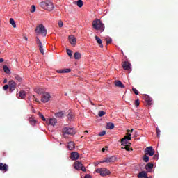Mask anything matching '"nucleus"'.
<instances>
[{
  "label": "nucleus",
  "instance_id": "nucleus-1",
  "mask_svg": "<svg viewBox=\"0 0 178 178\" xmlns=\"http://www.w3.org/2000/svg\"><path fill=\"white\" fill-rule=\"evenodd\" d=\"M92 27L97 31H100L101 33L105 31V24L99 19H95L92 21Z\"/></svg>",
  "mask_w": 178,
  "mask_h": 178
},
{
  "label": "nucleus",
  "instance_id": "nucleus-2",
  "mask_svg": "<svg viewBox=\"0 0 178 178\" xmlns=\"http://www.w3.org/2000/svg\"><path fill=\"white\" fill-rule=\"evenodd\" d=\"M40 5L42 9L44 10H48V12H52L54 9H55V6H54V3L49 0H45L41 3Z\"/></svg>",
  "mask_w": 178,
  "mask_h": 178
},
{
  "label": "nucleus",
  "instance_id": "nucleus-3",
  "mask_svg": "<svg viewBox=\"0 0 178 178\" xmlns=\"http://www.w3.org/2000/svg\"><path fill=\"white\" fill-rule=\"evenodd\" d=\"M35 31L38 35L40 34L42 37H47V29L43 24L38 25Z\"/></svg>",
  "mask_w": 178,
  "mask_h": 178
},
{
  "label": "nucleus",
  "instance_id": "nucleus-4",
  "mask_svg": "<svg viewBox=\"0 0 178 178\" xmlns=\"http://www.w3.org/2000/svg\"><path fill=\"white\" fill-rule=\"evenodd\" d=\"M67 134L70 136H74V134H76V131H74V129L73 128L65 127L63 129V137H64V138H67Z\"/></svg>",
  "mask_w": 178,
  "mask_h": 178
},
{
  "label": "nucleus",
  "instance_id": "nucleus-5",
  "mask_svg": "<svg viewBox=\"0 0 178 178\" xmlns=\"http://www.w3.org/2000/svg\"><path fill=\"white\" fill-rule=\"evenodd\" d=\"M131 140V134L130 133V130H127V136H125L122 140H121V145H127V141H130Z\"/></svg>",
  "mask_w": 178,
  "mask_h": 178
},
{
  "label": "nucleus",
  "instance_id": "nucleus-6",
  "mask_svg": "<svg viewBox=\"0 0 178 178\" xmlns=\"http://www.w3.org/2000/svg\"><path fill=\"white\" fill-rule=\"evenodd\" d=\"M74 168L76 170H82V172H86V167L83 166V163L80 161H75L74 163Z\"/></svg>",
  "mask_w": 178,
  "mask_h": 178
},
{
  "label": "nucleus",
  "instance_id": "nucleus-7",
  "mask_svg": "<svg viewBox=\"0 0 178 178\" xmlns=\"http://www.w3.org/2000/svg\"><path fill=\"white\" fill-rule=\"evenodd\" d=\"M97 173H99L101 176H108V175H111V171H109L106 168H99L96 170Z\"/></svg>",
  "mask_w": 178,
  "mask_h": 178
},
{
  "label": "nucleus",
  "instance_id": "nucleus-8",
  "mask_svg": "<svg viewBox=\"0 0 178 178\" xmlns=\"http://www.w3.org/2000/svg\"><path fill=\"white\" fill-rule=\"evenodd\" d=\"M51 99V95L48 92L42 94L41 101L43 103L48 102Z\"/></svg>",
  "mask_w": 178,
  "mask_h": 178
},
{
  "label": "nucleus",
  "instance_id": "nucleus-9",
  "mask_svg": "<svg viewBox=\"0 0 178 178\" xmlns=\"http://www.w3.org/2000/svg\"><path fill=\"white\" fill-rule=\"evenodd\" d=\"M145 155H149V156H154L155 154V149L152 146L147 147L145 149Z\"/></svg>",
  "mask_w": 178,
  "mask_h": 178
},
{
  "label": "nucleus",
  "instance_id": "nucleus-10",
  "mask_svg": "<svg viewBox=\"0 0 178 178\" xmlns=\"http://www.w3.org/2000/svg\"><path fill=\"white\" fill-rule=\"evenodd\" d=\"M36 44L39 47V49L42 55H44V47L42 46V42H41V40L38 37H36Z\"/></svg>",
  "mask_w": 178,
  "mask_h": 178
},
{
  "label": "nucleus",
  "instance_id": "nucleus-11",
  "mask_svg": "<svg viewBox=\"0 0 178 178\" xmlns=\"http://www.w3.org/2000/svg\"><path fill=\"white\" fill-rule=\"evenodd\" d=\"M68 38L71 45H72V47H75L76 44H77V38H76L73 35H70Z\"/></svg>",
  "mask_w": 178,
  "mask_h": 178
},
{
  "label": "nucleus",
  "instance_id": "nucleus-12",
  "mask_svg": "<svg viewBox=\"0 0 178 178\" xmlns=\"http://www.w3.org/2000/svg\"><path fill=\"white\" fill-rule=\"evenodd\" d=\"M122 67L124 70H128V72H131V64L127 61L123 63Z\"/></svg>",
  "mask_w": 178,
  "mask_h": 178
},
{
  "label": "nucleus",
  "instance_id": "nucleus-13",
  "mask_svg": "<svg viewBox=\"0 0 178 178\" xmlns=\"http://www.w3.org/2000/svg\"><path fill=\"white\" fill-rule=\"evenodd\" d=\"M116 161V157L113 156L108 158H106L103 161H101V163H111V162H115Z\"/></svg>",
  "mask_w": 178,
  "mask_h": 178
},
{
  "label": "nucleus",
  "instance_id": "nucleus-14",
  "mask_svg": "<svg viewBox=\"0 0 178 178\" xmlns=\"http://www.w3.org/2000/svg\"><path fill=\"white\" fill-rule=\"evenodd\" d=\"M8 87L10 91H15L16 90V82L13 80L10 81L8 82Z\"/></svg>",
  "mask_w": 178,
  "mask_h": 178
},
{
  "label": "nucleus",
  "instance_id": "nucleus-15",
  "mask_svg": "<svg viewBox=\"0 0 178 178\" xmlns=\"http://www.w3.org/2000/svg\"><path fill=\"white\" fill-rule=\"evenodd\" d=\"M28 119L29 120V123L32 126H35V124L37 123V121L34 119V116L29 115H28Z\"/></svg>",
  "mask_w": 178,
  "mask_h": 178
},
{
  "label": "nucleus",
  "instance_id": "nucleus-16",
  "mask_svg": "<svg viewBox=\"0 0 178 178\" xmlns=\"http://www.w3.org/2000/svg\"><path fill=\"white\" fill-rule=\"evenodd\" d=\"M79 157H80V155L79 154V153L76 152L71 153V159L72 161H77V159H79Z\"/></svg>",
  "mask_w": 178,
  "mask_h": 178
},
{
  "label": "nucleus",
  "instance_id": "nucleus-17",
  "mask_svg": "<svg viewBox=\"0 0 178 178\" xmlns=\"http://www.w3.org/2000/svg\"><path fill=\"white\" fill-rule=\"evenodd\" d=\"M58 123V120H56V118H51L49 120V124L50 126H55Z\"/></svg>",
  "mask_w": 178,
  "mask_h": 178
},
{
  "label": "nucleus",
  "instance_id": "nucleus-18",
  "mask_svg": "<svg viewBox=\"0 0 178 178\" xmlns=\"http://www.w3.org/2000/svg\"><path fill=\"white\" fill-rule=\"evenodd\" d=\"M144 99L148 104V105H152V99H151V97L145 95L144 96Z\"/></svg>",
  "mask_w": 178,
  "mask_h": 178
},
{
  "label": "nucleus",
  "instance_id": "nucleus-19",
  "mask_svg": "<svg viewBox=\"0 0 178 178\" xmlns=\"http://www.w3.org/2000/svg\"><path fill=\"white\" fill-rule=\"evenodd\" d=\"M67 148L70 151H73V149L76 148V145H74V143L72 141L69 142L67 145Z\"/></svg>",
  "mask_w": 178,
  "mask_h": 178
},
{
  "label": "nucleus",
  "instance_id": "nucleus-20",
  "mask_svg": "<svg viewBox=\"0 0 178 178\" xmlns=\"http://www.w3.org/2000/svg\"><path fill=\"white\" fill-rule=\"evenodd\" d=\"M138 178H148V175H147V172H145V171H142L138 173Z\"/></svg>",
  "mask_w": 178,
  "mask_h": 178
},
{
  "label": "nucleus",
  "instance_id": "nucleus-21",
  "mask_svg": "<svg viewBox=\"0 0 178 178\" xmlns=\"http://www.w3.org/2000/svg\"><path fill=\"white\" fill-rule=\"evenodd\" d=\"M115 86L119 87L120 88H124V85L120 81H115Z\"/></svg>",
  "mask_w": 178,
  "mask_h": 178
},
{
  "label": "nucleus",
  "instance_id": "nucleus-22",
  "mask_svg": "<svg viewBox=\"0 0 178 178\" xmlns=\"http://www.w3.org/2000/svg\"><path fill=\"white\" fill-rule=\"evenodd\" d=\"M34 91L35 92H36V94H38L39 95H41V94H44V90L41 88H35Z\"/></svg>",
  "mask_w": 178,
  "mask_h": 178
},
{
  "label": "nucleus",
  "instance_id": "nucleus-23",
  "mask_svg": "<svg viewBox=\"0 0 178 178\" xmlns=\"http://www.w3.org/2000/svg\"><path fill=\"white\" fill-rule=\"evenodd\" d=\"M70 72L71 70L69 68L57 70V73H70Z\"/></svg>",
  "mask_w": 178,
  "mask_h": 178
},
{
  "label": "nucleus",
  "instance_id": "nucleus-24",
  "mask_svg": "<svg viewBox=\"0 0 178 178\" xmlns=\"http://www.w3.org/2000/svg\"><path fill=\"white\" fill-rule=\"evenodd\" d=\"M0 170H5V172H8V165L1 163H0Z\"/></svg>",
  "mask_w": 178,
  "mask_h": 178
},
{
  "label": "nucleus",
  "instance_id": "nucleus-25",
  "mask_svg": "<svg viewBox=\"0 0 178 178\" xmlns=\"http://www.w3.org/2000/svg\"><path fill=\"white\" fill-rule=\"evenodd\" d=\"M152 168H154V164L151 163H148L145 165V169H146V170H148V172H150V170L152 169Z\"/></svg>",
  "mask_w": 178,
  "mask_h": 178
},
{
  "label": "nucleus",
  "instance_id": "nucleus-26",
  "mask_svg": "<svg viewBox=\"0 0 178 178\" xmlns=\"http://www.w3.org/2000/svg\"><path fill=\"white\" fill-rule=\"evenodd\" d=\"M106 129L108 130H112L113 129H115V124L112 122H109L107 124Z\"/></svg>",
  "mask_w": 178,
  "mask_h": 178
},
{
  "label": "nucleus",
  "instance_id": "nucleus-27",
  "mask_svg": "<svg viewBox=\"0 0 178 178\" xmlns=\"http://www.w3.org/2000/svg\"><path fill=\"white\" fill-rule=\"evenodd\" d=\"M19 98H21V99H24L26 98V92L24 90H21L19 92Z\"/></svg>",
  "mask_w": 178,
  "mask_h": 178
},
{
  "label": "nucleus",
  "instance_id": "nucleus-28",
  "mask_svg": "<svg viewBox=\"0 0 178 178\" xmlns=\"http://www.w3.org/2000/svg\"><path fill=\"white\" fill-rule=\"evenodd\" d=\"M55 116L56 118H63V116H65V113L63 111H60L55 113Z\"/></svg>",
  "mask_w": 178,
  "mask_h": 178
},
{
  "label": "nucleus",
  "instance_id": "nucleus-29",
  "mask_svg": "<svg viewBox=\"0 0 178 178\" xmlns=\"http://www.w3.org/2000/svg\"><path fill=\"white\" fill-rule=\"evenodd\" d=\"M3 70L7 74H10V70L9 69V67H8V66H6V65L3 66Z\"/></svg>",
  "mask_w": 178,
  "mask_h": 178
},
{
  "label": "nucleus",
  "instance_id": "nucleus-30",
  "mask_svg": "<svg viewBox=\"0 0 178 178\" xmlns=\"http://www.w3.org/2000/svg\"><path fill=\"white\" fill-rule=\"evenodd\" d=\"M74 59L79 60L81 58V54L79 52H75L74 54Z\"/></svg>",
  "mask_w": 178,
  "mask_h": 178
},
{
  "label": "nucleus",
  "instance_id": "nucleus-31",
  "mask_svg": "<svg viewBox=\"0 0 178 178\" xmlns=\"http://www.w3.org/2000/svg\"><path fill=\"white\" fill-rule=\"evenodd\" d=\"M76 5H77L79 8H82L83 5V0H78L77 1H76Z\"/></svg>",
  "mask_w": 178,
  "mask_h": 178
},
{
  "label": "nucleus",
  "instance_id": "nucleus-32",
  "mask_svg": "<svg viewBox=\"0 0 178 178\" xmlns=\"http://www.w3.org/2000/svg\"><path fill=\"white\" fill-rule=\"evenodd\" d=\"M10 24L14 27V29H16V22H15V19L13 18L10 19Z\"/></svg>",
  "mask_w": 178,
  "mask_h": 178
},
{
  "label": "nucleus",
  "instance_id": "nucleus-33",
  "mask_svg": "<svg viewBox=\"0 0 178 178\" xmlns=\"http://www.w3.org/2000/svg\"><path fill=\"white\" fill-rule=\"evenodd\" d=\"M73 118H74V116H73V113H72V112H70V113L67 114V119H68V120H70V121L73 120Z\"/></svg>",
  "mask_w": 178,
  "mask_h": 178
},
{
  "label": "nucleus",
  "instance_id": "nucleus-34",
  "mask_svg": "<svg viewBox=\"0 0 178 178\" xmlns=\"http://www.w3.org/2000/svg\"><path fill=\"white\" fill-rule=\"evenodd\" d=\"M15 80L19 81V83H22V81H23V79L22 78V76H20L19 75H15Z\"/></svg>",
  "mask_w": 178,
  "mask_h": 178
},
{
  "label": "nucleus",
  "instance_id": "nucleus-35",
  "mask_svg": "<svg viewBox=\"0 0 178 178\" xmlns=\"http://www.w3.org/2000/svg\"><path fill=\"white\" fill-rule=\"evenodd\" d=\"M147 155H148V154H145V155L143 156V161H144V162H149V157H148Z\"/></svg>",
  "mask_w": 178,
  "mask_h": 178
},
{
  "label": "nucleus",
  "instance_id": "nucleus-36",
  "mask_svg": "<svg viewBox=\"0 0 178 178\" xmlns=\"http://www.w3.org/2000/svg\"><path fill=\"white\" fill-rule=\"evenodd\" d=\"M95 38L97 44H102V40H101V38H99V37L95 36Z\"/></svg>",
  "mask_w": 178,
  "mask_h": 178
},
{
  "label": "nucleus",
  "instance_id": "nucleus-37",
  "mask_svg": "<svg viewBox=\"0 0 178 178\" xmlns=\"http://www.w3.org/2000/svg\"><path fill=\"white\" fill-rule=\"evenodd\" d=\"M106 114V113L105 111H100L98 113V115L99 116V118H102V116H104Z\"/></svg>",
  "mask_w": 178,
  "mask_h": 178
},
{
  "label": "nucleus",
  "instance_id": "nucleus-38",
  "mask_svg": "<svg viewBox=\"0 0 178 178\" xmlns=\"http://www.w3.org/2000/svg\"><path fill=\"white\" fill-rule=\"evenodd\" d=\"M66 51H67V54L70 56V58H72V56H73V54H72V50H70L69 49H66Z\"/></svg>",
  "mask_w": 178,
  "mask_h": 178
},
{
  "label": "nucleus",
  "instance_id": "nucleus-39",
  "mask_svg": "<svg viewBox=\"0 0 178 178\" xmlns=\"http://www.w3.org/2000/svg\"><path fill=\"white\" fill-rule=\"evenodd\" d=\"M156 131L157 137L159 138V137H161V129H159V128H156Z\"/></svg>",
  "mask_w": 178,
  "mask_h": 178
},
{
  "label": "nucleus",
  "instance_id": "nucleus-40",
  "mask_svg": "<svg viewBox=\"0 0 178 178\" xmlns=\"http://www.w3.org/2000/svg\"><path fill=\"white\" fill-rule=\"evenodd\" d=\"M34 12H35V6L32 5L31 7V13H34Z\"/></svg>",
  "mask_w": 178,
  "mask_h": 178
},
{
  "label": "nucleus",
  "instance_id": "nucleus-41",
  "mask_svg": "<svg viewBox=\"0 0 178 178\" xmlns=\"http://www.w3.org/2000/svg\"><path fill=\"white\" fill-rule=\"evenodd\" d=\"M39 116L40 118H41L42 120H43V122H45V120H47V119H45V117L44 116V115L41 114V113H39Z\"/></svg>",
  "mask_w": 178,
  "mask_h": 178
},
{
  "label": "nucleus",
  "instance_id": "nucleus-42",
  "mask_svg": "<svg viewBox=\"0 0 178 178\" xmlns=\"http://www.w3.org/2000/svg\"><path fill=\"white\" fill-rule=\"evenodd\" d=\"M105 134H106V131H103L99 133V137H103V136H105Z\"/></svg>",
  "mask_w": 178,
  "mask_h": 178
},
{
  "label": "nucleus",
  "instance_id": "nucleus-43",
  "mask_svg": "<svg viewBox=\"0 0 178 178\" xmlns=\"http://www.w3.org/2000/svg\"><path fill=\"white\" fill-rule=\"evenodd\" d=\"M106 41L107 44H111V42H112V39L111 38H106Z\"/></svg>",
  "mask_w": 178,
  "mask_h": 178
},
{
  "label": "nucleus",
  "instance_id": "nucleus-44",
  "mask_svg": "<svg viewBox=\"0 0 178 178\" xmlns=\"http://www.w3.org/2000/svg\"><path fill=\"white\" fill-rule=\"evenodd\" d=\"M132 91H134V94H136V95H138V90H137V89H136V88H133Z\"/></svg>",
  "mask_w": 178,
  "mask_h": 178
},
{
  "label": "nucleus",
  "instance_id": "nucleus-45",
  "mask_svg": "<svg viewBox=\"0 0 178 178\" xmlns=\"http://www.w3.org/2000/svg\"><path fill=\"white\" fill-rule=\"evenodd\" d=\"M59 27H63V22L62 20L58 21Z\"/></svg>",
  "mask_w": 178,
  "mask_h": 178
},
{
  "label": "nucleus",
  "instance_id": "nucleus-46",
  "mask_svg": "<svg viewBox=\"0 0 178 178\" xmlns=\"http://www.w3.org/2000/svg\"><path fill=\"white\" fill-rule=\"evenodd\" d=\"M135 105H136V106H140V100H138V99L136 100Z\"/></svg>",
  "mask_w": 178,
  "mask_h": 178
},
{
  "label": "nucleus",
  "instance_id": "nucleus-47",
  "mask_svg": "<svg viewBox=\"0 0 178 178\" xmlns=\"http://www.w3.org/2000/svg\"><path fill=\"white\" fill-rule=\"evenodd\" d=\"M32 99H33V101H35V102H40V101L38 100V99H37V98L35 97V96H33V97H32Z\"/></svg>",
  "mask_w": 178,
  "mask_h": 178
},
{
  "label": "nucleus",
  "instance_id": "nucleus-48",
  "mask_svg": "<svg viewBox=\"0 0 178 178\" xmlns=\"http://www.w3.org/2000/svg\"><path fill=\"white\" fill-rule=\"evenodd\" d=\"M3 88L4 91H6L9 88V85H5Z\"/></svg>",
  "mask_w": 178,
  "mask_h": 178
},
{
  "label": "nucleus",
  "instance_id": "nucleus-49",
  "mask_svg": "<svg viewBox=\"0 0 178 178\" xmlns=\"http://www.w3.org/2000/svg\"><path fill=\"white\" fill-rule=\"evenodd\" d=\"M153 158H154V159H158V158H159L158 154H155Z\"/></svg>",
  "mask_w": 178,
  "mask_h": 178
},
{
  "label": "nucleus",
  "instance_id": "nucleus-50",
  "mask_svg": "<svg viewBox=\"0 0 178 178\" xmlns=\"http://www.w3.org/2000/svg\"><path fill=\"white\" fill-rule=\"evenodd\" d=\"M108 149V147H106L102 149V152H105V150Z\"/></svg>",
  "mask_w": 178,
  "mask_h": 178
},
{
  "label": "nucleus",
  "instance_id": "nucleus-51",
  "mask_svg": "<svg viewBox=\"0 0 178 178\" xmlns=\"http://www.w3.org/2000/svg\"><path fill=\"white\" fill-rule=\"evenodd\" d=\"M85 178H91V176L90 175H85Z\"/></svg>",
  "mask_w": 178,
  "mask_h": 178
},
{
  "label": "nucleus",
  "instance_id": "nucleus-52",
  "mask_svg": "<svg viewBox=\"0 0 178 178\" xmlns=\"http://www.w3.org/2000/svg\"><path fill=\"white\" fill-rule=\"evenodd\" d=\"M24 39L25 40V41H28L29 38L26 36H24Z\"/></svg>",
  "mask_w": 178,
  "mask_h": 178
},
{
  "label": "nucleus",
  "instance_id": "nucleus-53",
  "mask_svg": "<svg viewBox=\"0 0 178 178\" xmlns=\"http://www.w3.org/2000/svg\"><path fill=\"white\" fill-rule=\"evenodd\" d=\"M126 151H130V147H125Z\"/></svg>",
  "mask_w": 178,
  "mask_h": 178
},
{
  "label": "nucleus",
  "instance_id": "nucleus-54",
  "mask_svg": "<svg viewBox=\"0 0 178 178\" xmlns=\"http://www.w3.org/2000/svg\"><path fill=\"white\" fill-rule=\"evenodd\" d=\"M3 60H3V58H0V63H2V62H3Z\"/></svg>",
  "mask_w": 178,
  "mask_h": 178
},
{
  "label": "nucleus",
  "instance_id": "nucleus-55",
  "mask_svg": "<svg viewBox=\"0 0 178 178\" xmlns=\"http://www.w3.org/2000/svg\"><path fill=\"white\" fill-rule=\"evenodd\" d=\"M99 45H100V48H104V45L102 44V43L99 44Z\"/></svg>",
  "mask_w": 178,
  "mask_h": 178
},
{
  "label": "nucleus",
  "instance_id": "nucleus-56",
  "mask_svg": "<svg viewBox=\"0 0 178 178\" xmlns=\"http://www.w3.org/2000/svg\"><path fill=\"white\" fill-rule=\"evenodd\" d=\"M3 83H8V79H4Z\"/></svg>",
  "mask_w": 178,
  "mask_h": 178
},
{
  "label": "nucleus",
  "instance_id": "nucleus-57",
  "mask_svg": "<svg viewBox=\"0 0 178 178\" xmlns=\"http://www.w3.org/2000/svg\"><path fill=\"white\" fill-rule=\"evenodd\" d=\"M134 131V129H131V131H130V133H133Z\"/></svg>",
  "mask_w": 178,
  "mask_h": 178
},
{
  "label": "nucleus",
  "instance_id": "nucleus-58",
  "mask_svg": "<svg viewBox=\"0 0 178 178\" xmlns=\"http://www.w3.org/2000/svg\"><path fill=\"white\" fill-rule=\"evenodd\" d=\"M65 96H67V93H65Z\"/></svg>",
  "mask_w": 178,
  "mask_h": 178
}]
</instances>
